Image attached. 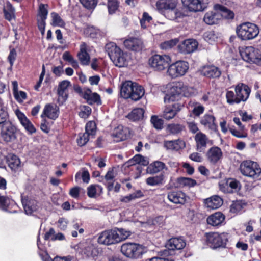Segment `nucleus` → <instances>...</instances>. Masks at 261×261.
<instances>
[{
	"label": "nucleus",
	"mask_w": 261,
	"mask_h": 261,
	"mask_svg": "<svg viewBox=\"0 0 261 261\" xmlns=\"http://www.w3.org/2000/svg\"><path fill=\"white\" fill-rule=\"evenodd\" d=\"M179 40L177 38L164 41L160 45L161 49L165 50H169L175 46Z\"/></svg>",
	"instance_id": "nucleus-49"
},
{
	"label": "nucleus",
	"mask_w": 261,
	"mask_h": 261,
	"mask_svg": "<svg viewBox=\"0 0 261 261\" xmlns=\"http://www.w3.org/2000/svg\"><path fill=\"white\" fill-rule=\"evenodd\" d=\"M227 241L228 234L226 233L211 232L206 234L207 243L213 249L225 247Z\"/></svg>",
	"instance_id": "nucleus-7"
},
{
	"label": "nucleus",
	"mask_w": 261,
	"mask_h": 261,
	"mask_svg": "<svg viewBox=\"0 0 261 261\" xmlns=\"http://www.w3.org/2000/svg\"><path fill=\"white\" fill-rule=\"evenodd\" d=\"M48 5L40 4L39 6L38 13L37 15V24L39 30L42 35H44L45 29V20L48 15Z\"/></svg>",
	"instance_id": "nucleus-11"
},
{
	"label": "nucleus",
	"mask_w": 261,
	"mask_h": 261,
	"mask_svg": "<svg viewBox=\"0 0 261 261\" xmlns=\"http://www.w3.org/2000/svg\"><path fill=\"white\" fill-rule=\"evenodd\" d=\"M130 232L123 228H114L107 230L99 233L97 242L99 244L110 245L117 244L126 239L130 236Z\"/></svg>",
	"instance_id": "nucleus-1"
},
{
	"label": "nucleus",
	"mask_w": 261,
	"mask_h": 261,
	"mask_svg": "<svg viewBox=\"0 0 261 261\" xmlns=\"http://www.w3.org/2000/svg\"><path fill=\"white\" fill-rule=\"evenodd\" d=\"M134 84L135 83L130 81H125L122 84L120 94L122 97L125 99L129 98Z\"/></svg>",
	"instance_id": "nucleus-38"
},
{
	"label": "nucleus",
	"mask_w": 261,
	"mask_h": 261,
	"mask_svg": "<svg viewBox=\"0 0 261 261\" xmlns=\"http://www.w3.org/2000/svg\"><path fill=\"white\" fill-rule=\"evenodd\" d=\"M150 121L154 127L157 129H162L163 127V121L158 116L154 115L151 118Z\"/></svg>",
	"instance_id": "nucleus-58"
},
{
	"label": "nucleus",
	"mask_w": 261,
	"mask_h": 261,
	"mask_svg": "<svg viewBox=\"0 0 261 261\" xmlns=\"http://www.w3.org/2000/svg\"><path fill=\"white\" fill-rule=\"evenodd\" d=\"M181 106L174 103L171 107H166L164 110L162 116L167 120L173 119L181 110Z\"/></svg>",
	"instance_id": "nucleus-26"
},
{
	"label": "nucleus",
	"mask_w": 261,
	"mask_h": 261,
	"mask_svg": "<svg viewBox=\"0 0 261 261\" xmlns=\"http://www.w3.org/2000/svg\"><path fill=\"white\" fill-rule=\"evenodd\" d=\"M171 62L170 57L166 55H155L151 57L148 61L149 65L155 70H164Z\"/></svg>",
	"instance_id": "nucleus-9"
},
{
	"label": "nucleus",
	"mask_w": 261,
	"mask_h": 261,
	"mask_svg": "<svg viewBox=\"0 0 261 261\" xmlns=\"http://www.w3.org/2000/svg\"><path fill=\"white\" fill-rule=\"evenodd\" d=\"M169 94L164 98L165 102L174 101L181 95V90L183 88L182 82L179 81L169 85Z\"/></svg>",
	"instance_id": "nucleus-10"
},
{
	"label": "nucleus",
	"mask_w": 261,
	"mask_h": 261,
	"mask_svg": "<svg viewBox=\"0 0 261 261\" xmlns=\"http://www.w3.org/2000/svg\"><path fill=\"white\" fill-rule=\"evenodd\" d=\"M198 47V42L194 39H189L184 40L178 47L181 53L190 54L196 50Z\"/></svg>",
	"instance_id": "nucleus-20"
},
{
	"label": "nucleus",
	"mask_w": 261,
	"mask_h": 261,
	"mask_svg": "<svg viewBox=\"0 0 261 261\" xmlns=\"http://www.w3.org/2000/svg\"><path fill=\"white\" fill-rule=\"evenodd\" d=\"M241 173L244 176L257 179L261 174V168L255 162L245 161L240 166Z\"/></svg>",
	"instance_id": "nucleus-4"
},
{
	"label": "nucleus",
	"mask_w": 261,
	"mask_h": 261,
	"mask_svg": "<svg viewBox=\"0 0 261 261\" xmlns=\"http://www.w3.org/2000/svg\"><path fill=\"white\" fill-rule=\"evenodd\" d=\"M167 129L172 134H177L181 132L183 126L179 124H170L167 126Z\"/></svg>",
	"instance_id": "nucleus-56"
},
{
	"label": "nucleus",
	"mask_w": 261,
	"mask_h": 261,
	"mask_svg": "<svg viewBox=\"0 0 261 261\" xmlns=\"http://www.w3.org/2000/svg\"><path fill=\"white\" fill-rule=\"evenodd\" d=\"M183 88L181 90V95L185 97H190L194 94L195 90L194 88L189 87L187 85L182 82Z\"/></svg>",
	"instance_id": "nucleus-53"
},
{
	"label": "nucleus",
	"mask_w": 261,
	"mask_h": 261,
	"mask_svg": "<svg viewBox=\"0 0 261 261\" xmlns=\"http://www.w3.org/2000/svg\"><path fill=\"white\" fill-rule=\"evenodd\" d=\"M189 63L185 61H177L169 66L167 74L172 79L184 76L189 69Z\"/></svg>",
	"instance_id": "nucleus-6"
},
{
	"label": "nucleus",
	"mask_w": 261,
	"mask_h": 261,
	"mask_svg": "<svg viewBox=\"0 0 261 261\" xmlns=\"http://www.w3.org/2000/svg\"><path fill=\"white\" fill-rule=\"evenodd\" d=\"M205 206L211 209H217L223 204L222 199L217 195L213 196L205 200Z\"/></svg>",
	"instance_id": "nucleus-35"
},
{
	"label": "nucleus",
	"mask_w": 261,
	"mask_h": 261,
	"mask_svg": "<svg viewBox=\"0 0 261 261\" xmlns=\"http://www.w3.org/2000/svg\"><path fill=\"white\" fill-rule=\"evenodd\" d=\"M89 50V46L86 43L82 42L80 46L77 56L81 64L83 65H88L90 63V57L88 53Z\"/></svg>",
	"instance_id": "nucleus-21"
},
{
	"label": "nucleus",
	"mask_w": 261,
	"mask_h": 261,
	"mask_svg": "<svg viewBox=\"0 0 261 261\" xmlns=\"http://www.w3.org/2000/svg\"><path fill=\"white\" fill-rule=\"evenodd\" d=\"M124 46L133 51H140L143 47V41L137 38H129L124 41Z\"/></svg>",
	"instance_id": "nucleus-25"
},
{
	"label": "nucleus",
	"mask_w": 261,
	"mask_h": 261,
	"mask_svg": "<svg viewBox=\"0 0 261 261\" xmlns=\"http://www.w3.org/2000/svg\"><path fill=\"white\" fill-rule=\"evenodd\" d=\"M220 190L225 193H231L240 188L239 181L234 179H227L221 180L219 184Z\"/></svg>",
	"instance_id": "nucleus-14"
},
{
	"label": "nucleus",
	"mask_w": 261,
	"mask_h": 261,
	"mask_svg": "<svg viewBox=\"0 0 261 261\" xmlns=\"http://www.w3.org/2000/svg\"><path fill=\"white\" fill-rule=\"evenodd\" d=\"M143 196V194L141 191H138L129 195L123 197L120 199L121 202H128L137 198H141Z\"/></svg>",
	"instance_id": "nucleus-50"
},
{
	"label": "nucleus",
	"mask_w": 261,
	"mask_h": 261,
	"mask_svg": "<svg viewBox=\"0 0 261 261\" xmlns=\"http://www.w3.org/2000/svg\"><path fill=\"white\" fill-rule=\"evenodd\" d=\"M84 253L88 257L96 255L97 251L92 244H89L85 246L83 250Z\"/></svg>",
	"instance_id": "nucleus-55"
},
{
	"label": "nucleus",
	"mask_w": 261,
	"mask_h": 261,
	"mask_svg": "<svg viewBox=\"0 0 261 261\" xmlns=\"http://www.w3.org/2000/svg\"><path fill=\"white\" fill-rule=\"evenodd\" d=\"M166 167V165L163 162L158 161H154L148 166L147 172L150 174H155L160 172Z\"/></svg>",
	"instance_id": "nucleus-39"
},
{
	"label": "nucleus",
	"mask_w": 261,
	"mask_h": 261,
	"mask_svg": "<svg viewBox=\"0 0 261 261\" xmlns=\"http://www.w3.org/2000/svg\"><path fill=\"white\" fill-rule=\"evenodd\" d=\"M164 147L168 150L178 151L186 147L185 142L181 139L171 141H165Z\"/></svg>",
	"instance_id": "nucleus-32"
},
{
	"label": "nucleus",
	"mask_w": 261,
	"mask_h": 261,
	"mask_svg": "<svg viewBox=\"0 0 261 261\" xmlns=\"http://www.w3.org/2000/svg\"><path fill=\"white\" fill-rule=\"evenodd\" d=\"M236 95L237 101L239 103L241 101H245L248 98L251 89L246 85L243 83L238 84L235 88Z\"/></svg>",
	"instance_id": "nucleus-15"
},
{
	"label": "nucleus",
	"mask_w": 261,
	"mask_h": 261,
	"mask_svg": "<svg viewBox=\"0 0 261 261\" xmlns=\"http://www.w3.org/2000/svg\"><path fill=\"white\" fill-rule=\"evenodd\" d=\"M59 114V108L56 105L47 104L45 105L41 117L44 116L53 120H55L58 117Z\"/></svg>",
	"instance_id": "nucleus-23"
},
{
	"label": "nucleus",
	"mask_w": 261,
	"mask_h": 261,
	"mask_svg": "<svg viewBox=\"0 0 261 261\" xmlns=\"http://www.w3.org/2000/svg\"><path fill=\"white\" fill-rule=\"evenodd\" d=\"M86 132L90 136H93L96 133V124L94 121H91L88 122L85 127Z\"/></svg>",
	"instance_id": "nucleus-57"
},
{
	"label": "nucleus",
	"mask_w": 261,
	"mask_h": 261,
	"mask_svg": "<svg viewBox=\"0 0 261 261\" xmlns=\"http://www.w3.org/2000/svg\"><path fill=\"white\" fill-rule=\"evenodd\" d=\"M1 126L2 137L5 141L9 142L15 139L16 128L10 121L5 122Z\"/></svg>",
	"instance_id": "nucleus-13"
},
{
	"label": "nucleus",
	"mask_w": 261,
	"mask_h": 261,
	"mask_svg": "<svg viewBox=\"0 0 261 261\" xmlns=\"http://www.w3.org/2000/svg\"><path fill=\"white\" fill-rule=\"evenodd\" d=\"M144 111L142 108L134 109L128 115L127 118L132 121H138L142 119Z\"/></svg>",
	"instance_id": "nucleus-45"
},
{
	"label": "nucleus",
	"mask_w": 261,
	"mask_h": 261,
	"mask_svg": "<svg viewBox=\"0 0 261 261\" xmlns=\"http://www.w3.org/2000/svg\"><path fill=\"white\" fill-rule=\"evenodd\" d=\"M243 208L242 203L240 201L233 202L230 206V211L234 214L240 212Z\"/></svg>",
	"instance_id": "nucleus-62"
},
{
	"label": "nucleus",
	"mask_w": 261,
	"mask_h": 261,
	"mask_svg": "<svg viewBox=\"0 0 261 261\" xmlns=\"http://www.w3.org/2000/svg\"><path fill=\"white\" fill-rule=\"evenodd\" d=\"M105 50L114 64L119 67L127 65L128 56L123 53L114 42H109L105 46Z\"/></svg>",
	"instance_id": "nucleus-2"
},
{
	"label": "nucleus",
	"mask_w": 261,
	"mask_h": 261,
	"mask_svg": "<svg viewBox=\"0 0 261 261\" xmlns=\"http://www.w3.org/2000/svg\"><path fill=\"white\" fill-rule=\"evenodd\" d=\"M82 5L87 9H93L96 6L97 0H80Z\"/></svg>",
	"instance_id": "nucleus-59"
},
{
	"label": "nucleus",
	"mask_w": 261,
	"mask_h": 261,
	"mask_svg": "<svg viewBox=\"0 0 261 261\" xmlns=\"http://www.w3.org/2000/svg\"><path fill=\"white\" fill-rule=\"evenodd\" d=\"M129 134L130 132L128 128L119 125L114 129L112 136L114 141L120 142L127 139Z\"/></svg>",
	"instance_id": "nucleus-17"
},
{
	"label": "nucleus",
	"mask_w": 261,
	"mask_h": 261,
	"mask_svg": "<svg viewBox=\"0 0 261 261\" xmlns=\"http://www.w3.org/2000/svg\"><path fill=\"white\" fill-rule=\"evenodd\" d=\"M215 117L211 115H205L201 119L200 122L205 126L209 128H213L215 126Z\"/></svg>",
	"instance_id": "nucleus-48"
},
{
	"label": "nucleus",
	"mask_w": 261,
	"mask_h": 261,
	"mask_svg": "<svg viewBox=\"0 0 261 261\" xmlns=\"http://www.w3.org/2000/svg\"><path fill=\"white\" fill-rule=\"evenodd\" d=\"M188 108L196 116H199L203 113L204 108L194 100H190L188 103Z\"/></svg>",
	"instance_id": "nucleus-42"
},
{
	"label": "nucleus",
	"mask_w": 261,
	"mask_h": 261,
	"mask_svg": "<svg viewBox=\"0 0 261 261\" xmlns=\"http://www.w3.org/2000/svg\"><path fill=\"white\" fill-rule=\"evenodd\" d=\"M258 27L254 23L244 22L236 28L238 37L242 40H249L255 38L259 34Z\"/></svg>",
	"instance_id": "nucleus-3"
},
{
	"label": "nucleus",
	"mask_w": 261,
	"mask_h": 261,
	"mask_svg": "<svg viewBox=\"0 0 261 261\" xmlns=\"http://www.w3.org/2000/svg\"><path fill=\"white\" fill-rule=\"evenodd\" d=\"M221 19V15L217 10L214 11L207 12L204 17L203 20L207 24L212 25L218 22Z\"/></svg>",
	"instance_id": "nucleus-37"
},
{
	"label": "nucleus",
	"mask_w": 261,
	"mask_h": 261,
	"mask_svg": "<svg viewBox=\"0 0 261 261\" xmlns=\"http://www.w3.org/2000/svg\"><path fill=\"white\" fill-rule=\"evenodd\" d=\"M181 186L194 187L197 184L196 181L190 178L181 177L178 180Z\"/></svg>",
	"instance_id": "nucleus-52"
},
{
	"label": "nucleus",
	"mask_w": 261,
	"mask_h": 261,
	"mask_svg": "<svg viewBox=\"0 0 261 261\" xmlns=\"http://www.w3.org/2000/svg\"><path fill=\"white\" fill-rule=\"evenodd\" d=\"M165 16L170 20H176L178 18L184 16V15L176 8L166 11L164 13Z\"/></svg>",
	"instance_id": "nucleus-46"
},
{
	"label": "nucleus",
	"mask_w": 261,
	"mask_h": 261,
	"mask_svg": "<svg viewBox=\"0 0 261 261\" xmlns=\"http://www.w3.org/2000/svg\"><path fill=\"white\" fill-rule=\"evenodd\" d=\"M121 251L127 257L138 258L146 252V249L138 244L125 243L121 246Z\"/></svg>",
	"instance_id": "nucleus-5"
},
{
	"label": "nucleus",
	"mask_w": 261,
	"mask_h": 261,
	"mask_svg": "<svg viewBox=\"0 0 261 261\" xmlns=\"http://www.w3.org/2000/svg\"><path fill=\"white\" fill-rule=\"evenodd\" d=\"M82 95L83 98L86 100L89 105H93L96 103L98 105L101 104L100 97L97 93H93L89 88H84L82 91Z\"/></svg>",
	"instance_id": "nucleus-18"
},
{
	"label": "nucleus",
	"mask_w": 261,
	"mask_h": 261,
	"mask_svg": "<svg viewBox=\"0 0 261 261\" xmlns=\"http://www.w3.org/2000/svg\"><path fill=\"white\" fill-rule=\"evenodd\" d=\"M176 6V0H159L156 3L157 9L164 13L170 9L175 8Z\"/></svg>",
	"instance_id": "nucleus-34"
},
{
	"label": "nucleus",
	"mask_w": 261,
	"mask_h": 261,
	"mask_svg": "<svg viewBox=\"0 0 261 261\" xmlns=\"http://www.w3.org/2000/svg\"><path fill=\"white\" fill-rule=\"evenodd\" d=\"M6 161L12 171L18 172L21 170L22 165L17 155L12 153L8 154L6 156Z\"/></svg>",
	"instance_id": "nucleus-24"
},
{
	"label": "nucleus",
	"mask_w": 261,
	"mask_h": 261,
	"mask_svg": "<svg viewBox=\"0 0 261 261\" xmlns=\"http://www.w3.org/2000/svg\"><path fill=\"white\" fill-rule=\"evenodd\" d=\"M184 6L190 11L196 12L206 8L208 0H182Z\"/></svg>",
	"instance_id": "nucleus-12"
},
{
	"label": "nucleus",
	"mask_w": 261,
	"mask_h": 261,
	"mask_svg": "<svg viewBox=\"0 0 261 261\" xmlns=\"http://www.w3.org/2000/svg\"><path fill=\"white\" fill-rule=\"evenodd\" d=\"M215 8L219 11L218 12L221 15V18L223 17L226 19L233 18L234 15L233 12L226 8L220 5H216L215 6Z\"/></svg>",
	"instance_id": "nucleus-47"
},
{
	"label": "nucleus",
	"mask_w": 261,
	"mask_h": 261,
	"mask_svg": "<svg viewBox=\"0 0 261 261\" xmlns=\"http://www.w3.org/2000/svg\"><path fill=\"white\" fill-rule=\"evenodd\" d=\"M21 202L25 213L31 215L38 208L37 202L34 199H29L28 197H22Z\"/></svg>",
	"instance_id": "nucleus-30"
},
{
	"label": "nucleus",
	"mask_w": 261,
	"mask_h": 261,
	"mask_svg": "<svg viewBox=\"0 0 261 261\" xmlns=\"http://www.w3.org/2000/svg\"><path fill=\"white\" fill-rule=\"evenodd\" d=\"M240 54L243 60L249 63H261V54L252 46L242 47Z\"/></svg>",
	"instance_id": "nucleus-8"
},
{
	"label": "nucleus",
	"mask_w": 261,
	"mask_h": 261,
	"mask_svg": "<svg viewBox=\"0 0 261 261\" xmlns=\"http://www.w3.org/2000/svg\"><path fill=\"white\" fill-rule=\"evenodd\" d=\"M222 155L221 149L216 146L211 147L206 153L208 161L212 164L217 163L222 158Z\"/></svg>",
	"instance_id": "nucleus-27"
},
{
	"label": "nucleus",
	"mask_w": 261,
	"mask_h": 261,
	"mask_svg": "<svg viewBox=\"0 0 261 261\" xmlns=\"http://www.w3.org/2000/svg\"><path fill=\"white\" fill-rule=\"evenodd\" d=\"M226 97L227 99V102L230 105H233L234 103H239L237 101V98L236 95L232 91H228L226 92Z\"/></svg>",
	"instance_id": "nucleus-61"
},
{
	"label": "nucleus",
	"mask_w": 261,
	"mask_h": 261,
	"mask_svg": "<svg viewBox=\"0 0 261 261\" xmlns=\"http://www.w3.org/2000/svg\"><path fill=\"white\" fill-rule=\"evenodd\" d=\"M71 86L70 82L67 80H64L61 82L58 86V102L59 105H63L68 97V88Z\"/></svg>",
	"instance_id": "nucleus-16"
},
{
	"label": "nucleus",
	"mask_w": 261,
	"mask_h": 261,
	"mask_svg": "<svg viewBox=\"0 0 261 261\" xmlns=\"http://www.w3.org/2000/svg\"><path fill=\"white\" fill-rule=\"evenodd\" d=\"M89 135L86 133L80 134L77 139V142L79 145L82 146L85 145L89 140Z\"/></svg>",
	"instance_id": "nucleus-64"
},
{
	"label": "nucleus",
	"mask_w": 261,
	"mask_h": 261,
	"mask_svg": "<svg viewBox=\"0 0 261 261\" xmlns=\"http://www.w3.org/2000/svg\"><path fill=\"white\" fill-rule=\"evenodd\" d=\"M133 90L131 92L129 98L133 100L137 101L140 99L144 95L145 90L144 88L137 83H135L134 86L133 87Z\"/></svg>",
	"instance_id": "nucleus-36"
},
{
	"label": "nucleus",
	"mask_w": 261,
	"mask_h": 261,
	"mask_svg": "<svg viewBox=\"0 0 261 261\" xmlns=\"http://www.w3.org/2000/svg\"><path fill=\"white\" fill-rule=\"evenodd\" d=\"M225 216L221 212L212 214L207 218V224L213 226H219L225 220Z\"/></svg>",
	"instance_id": "nucleus-33"
},
{
	"label": "nucleus",
	"mask_w": 261,
	"mask_h": 261,
	"mask_svg": "<svg viewBox=\"0 0 261 261\" xmlns=\"http://www.w3.org/2000/svg\"><path fill=\"white\" fill-rule=\"evenodd\" d=\"M15 114L21 125L29 134H32L36 132V128L23 113L19 110H16Z\"/></svg>",
	"instance_id": "nucleus-19"
},
{
	"label": "nucleus",
	"mask_w": 261,
	"mask_h": 261,
	"mask_svg": "<svg viewBox=\"0 0 261 261\" xmlns=\"http://www.w3.org/2000/svg\"><path fill=\"white\" fill-rule=\"evenodd\" d=\"M91 109L87 106H83L81 107V111L79 112V116L81 118H86L91 114Z\"/></svg>",
	"instance_id": "nucleus-63"
},
{
	"label": "nucleus",
	"mask_w": 261,
	"mask_h": 261,
	"mask_svg": "<svg viewBox=\"0 0 261 261\" xmlns=\"http://www.w3.org/2000/svg\"><path fill=\"white\" fill-rule=\"evenodd\" d=\"M196 142V150L199 152L203 151L206 148L208 142L207 136L201 132H199L194 137Z\"/></svg>",
	"instance_id": "nucleus-29"
},
{
	"label": "nucleus",
	"mask_w": 261,
	"mask_h": 261,
	"mask_svg": "<svg viewBox=\"0 0 261 261\" xmlns=\"http://www.w3.org/2000/svg\"><path fill=\"white\" fill-rule=\"evenodd\" d=\"M164 175L161 174L158 175L150 176L147 178L145 182L150 186H156L162 185L164 183Z\"/></svg>",
	"instance_id": "nucleus-40"
},
{
	"label": "nucleus",
	"mask_w": 261,
	"mask_h": 261,
	"mask_svg": "<svg viewBox=\"0 0 261 261\" xmlns=\"http://www.w3.org/2000/svg\"><path fill=\"white\" fill-rule=\"evenodd\" d=\"M97 190H99L101 192L102 190V188L99 185H90L87 188V195L90 198H94L96 196Z\"/></svg>",
	"instance_id": "nucleus-51"
},
{
	"label": "nucleus",
	"mask_w": 261,
	"mask_h": 261,
	"mask_svg": "<svg viewBox=\"0 0 261 261\" xmlns=\"http://www.w3.org/2000/svg\"><path fill=\"white\" fill-rule=\"evenodd\" d=\"M167 198L170 202L175 204H184L187 200L185 194L179 191L169 192L167 194Z\"/></svg>",
	"instance_id": "nucleus-22"
},
{
	"label": "nucleus",
	"mask_w": 261,
	"mask_h": 261,
	"mask_svg": "<svg viewBox=\"0 0 261 261\" xmlns=\"http://www.w3.org/2000/svg\"><path fill=\"white\" fill-rule=\"evenodd\" d=\"M126 164L128 166L135 165L136 164L147 166L149 164V161L147 158L144 157L141 154H137L132 159L129 160Z\"/></svg>",
	"instance_id": "nucleus-41"
},
{
	"label": "nucleus",
	"mask_w": 261,
	"mask_h": 261,
	"mask_svg": "<svg viewBox=\"0 0 261 261\" xmlns=\"http://www.w3.org/2000/svg\"><path fill=\"white\" fill-rule=\"evenodd\" d=\"M186 246V242L180 238H173L169 240L166 248L168 250H175L182 249Z\"/></svg>",
	"instance_id": "nucleus-31"
},
{
	"label": "nucleus",
	"mask_w": 261,
	"mask_h": 261,
	"mask_svg": "<svg viewBox=\"0 0 261 261\" xmlns=\"http://www.w3.org/2000/svg\"><path fill=\"white\" fill-rule=\"evenodd\" d=\"M115 174L113 169H110L105 176V184L107 187L108 191H111L114 188V178Z\"/></svg>",
	"instance_id": "nucleus-43"
},
{
	"label": "nucleus",
	"mask_w": 261,
	"mask_h": 261,
	"mask_svg": "<svg viewBox=\"0 0 261 261\" xmlns=\"http://www.w3.org/2000/svg\"><path fill=\"white\" fill-rule=\"evenodd\" d=\"M4 13L5 18L9 21L15 18V8L9 2L6 4L4 8Z\"/></svg>",
	"instance_id": "nucleus-44"
},
{
	"label": "nucleus",
	"mask_w": 261,
	"mask_h": 261,
	"mask_svg": "<svg viewBox=\"0 0 261 261\" xmlns=\"http://www.w3.org/2000/svg\"><path fill=\"white\" fill-rule=\"evenodd\" d=\"M201 73L203 75L211 78L219 77L221 74L220 69L215 66L208 65L202 67Z\"/></svg>",
	"instance_id": "nucleus-28"
},
{
	"label": "nucleus",
	"mask_w": 261,
	"mask_h": 261,
	"mask_svg": "<svg viewBox=\"0 0 261 261\" xmlns=\"http://www.w3.org/2000/svg\"><path fill=\"white\" fill-rule=\"evenodd\" d=\"M51 16L53 19V25L59 27H63L64 25V21L58 14L53 12L51 13Z\"/></svg>",
	"instance_id": "nucleus-60"
},
{
	"label": "nucleus",
	"mask_w": 261,
	"mask_h": 261,
	"mask_svg": "<svg viewBox=\"0 0 261 261\" xmlns=\"http://www.w3.org/2000/svg\"><path fill=\"white\" fill-rule=\"evenodd\" d=\"M81 178H82L84 182L88 183L90 180V175L88 171L83 170L82 173L80 172H77L75 176V180L77 181Z\"/></svg>",
	"instance_id": "nucleus-54"
}]
</instances>
